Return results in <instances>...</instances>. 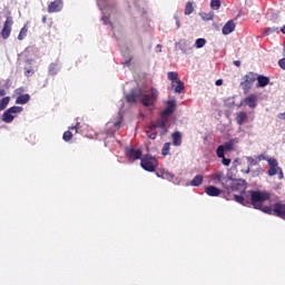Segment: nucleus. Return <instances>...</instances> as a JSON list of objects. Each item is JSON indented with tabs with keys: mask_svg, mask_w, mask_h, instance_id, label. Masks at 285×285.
I'll use <instances>...</instances> for the list:
<instances>
[{
	"mask_svg": "<svg viewBox=\"0 0 285 285\" xmlns=\"http://www.w3.org/2000/svg\"><path fill=\"white\" fill-rule=\"evenodd\" d=\"M247 161H249V166H257V160H255L253 157H246Z\"/></svg>",
	"mask_w": 285,
	"mask_h": 285,
	"instance_id": "nucleus-40",
	"label": "nucleus"
},
{
	"mask_svg": "<svg viewBox=\"0 0 285 285\" xmlns=\"http://www.w3.org/2000/svg\"><path fill=\"white\" fill-rule=\"evenodd\" d=\"M252 206L257 210H262V204L264 202H268L271 199V194L268 191H259V190H252L249 191Z\"/></svg>",
	"mask_w": 285,
	"mask_h": 285,
	"instance_id": "nucleus-3",
	"label": "nucleus"
},
{
	"mask_svg": "<svg viewBox=\"0 0 285 285\" xmlns=\"http://www.w3.org/2000/svg\"><path fill=\"white\" fill-rule=\"evenodd\" d=\"M174 19L176 20V26H177V29H179V17L175 16Z\"/></svg>",
	"mask_w": 285,
	"mask_h": 285,
	"instance_id": "nucleus-45",
	"label": "nucleus"
},
{
	"mask_svg": "<svg viewBox=\"0 0 285 285\" xmlns=\"http://www.w3.org/2000/svg\"><path fill=\"white\" fill-rule=\"evenodd\" d=\"M8 104H10V97H4L0 100V110H6L8 108Z\"/></svg>",
	"mask_w": 285,
	"mask_h": 285,
	"instance_id": "nucleus-27",
	"label": "nucleus"
},
{
	"mask_svg": "<svg viewBox=\"0 0 285 285\" xmlns=\"http://www.w3.org/2000/svg\"><path fill=\"white\" fill-rule=\"evenodd\" d=\"M12 17H7L3 28H2V39H8V37H10V32L12 31Z\"/></svg>",
	"mask_w": 285,
	"mask_h": 285,
	"instance_id": "nucleus-12",
	"label": "nucleus"
},
{
	"mask_svg": "<svg viewBox=\"0 0 285 285\" xmlns=\"http://www.w3.org/2000/svg\"><path fill=\"white\" fill-rule=\"evenodd\" d=\"M205 193L209 197H219V195H222V189H219L215 186H208L205 188Z\"/></svg>",
	"mask_w": 285,
	"mask_h": 285,
	"instance_id": "nucleus-17",
	"label": "nucleus"
},
{
	"mask_svg": "<svg viewBox=\"0 0 285 285\" xmlns=\"http://www.w3.org/2000/svg\"><path fill=\"white\" fill-rule=\"evenodd\" d=\"M212 10H219L222 8V0H210Z\"/></svg>",
	"mask_w": 285,
	"mask_h": 285,
	"instance_id": "nucleus-28",
	"label": "nucleus"
},
{
	"mask_svg": "<svg viewBox=\"0 0 285 285\" xmlns=\"http://www.w3.org/2000/svg\"><path fill=\"white\" fill-rule=\"evenodd\" d=\"M46 21H47V18H46V16H43L42 17V23H46Z\"/></svg>",
	"mask_w": 285,
	"mask_h": 285,
	"instance_id": "nucleus-53",
	"label": "nucleus"
},
{
	"mask_svg": "<svg viewBox=\"0 0 285 285\" xmlns=\"http://www.w3.org/2000/svg\"><path fill=\"white\" fill-rule=\"evenodd\" d=\"M24 75H26V77H28V75H30V72H32L30 69H28V68H24Z\"/></svg>",
	"mask_w": 285,
	"mask_h": 285,
	"instance_id": "nucleus-47",
	"label": "nucleus"
},
{
	"mask_svg": "<svg viewBox=\"0 0 285 285\" xmlns=\"http://www.w3.org/2000/svg\"><path fill=\"white\" fill-rule=\"evenodd\" d=\"M98 3V8L99 10H101L102 12V21L105 23V26H111L112 28V20H110V13H108L110 11V1L109 0H97Z\"/></svg>",
	"mask_w": 285,
	"mask_h": 285,
	"instance_id": "nucleus-5",
	"label": "nucleus"
},
{
	"mask_svg": "<svg viewBox=\"0 0 285 285\" xmlns=\"http://www.w3.org/2000/svg\"><path fill=\"white\" fill-rule=\"evenodd\" d=\"M79 126V122H77V125L76 126H73V127H70L69 128V130H76V132H77V127Z\"/></svg>",
	"mask_w": 285,
	"mask_h": 285,
	"instance_id": "nucleus-50",
	"label": "nucleus"
},
{
	"mask_svg": "<svg viewBox=\"0 0 285 285\" xmlns=\"http://www.w3.org/2000/svg\"><path fill=\"white\" fill-rule=\"evenodd\" d=\"M23 111V107H10L9 109H7L3 115H2V121H4V124H12V121H14V117H17V115H19V112Z\"/></svg>",
	"mask_w": 285,
	"mask_h": 285,
	"instance_id": "nucleus-8",
	"label": "nucleus"
},
{
	"mask_svg": "<svg viewBox=\"0 0 285 285\" xmlns=\"http://www.w3.org/2000/svg\"><path fill=\"white\" fill-rule=\"evenodd\" d=\"M126 153H127V157H129V161H137V159H141L140 149L127 148Z\"/></svg>",
	"mask_w": 285,
	"mask_h": 285,
	"instance_id": "nucleus-14",
	"label": "nucleus"
},
{
	"mask_svg": "<svg viewBox=\"0 0 285 285\" xmlns=\"http://www.w3.org/2000/svg\"><path fill=\"white\" fill-rule=\"evenodd\" d=\"M243 104H245V106H248V108H257V96L250 95L246 97Z\"/></svg>",
	"mask_w": 285,
	"mask_h": 285,
	"instance_id": "nucleus-16",
	"label": "nucleus"
},
{
	"mask_svg": "<svg viewBox=\"0 0 285 285\" xmlns=\"http://www.w3.org/2000/svg\"><path fill=\"white\" fill-rule=\"evenodd\" d=\"M195 45H196V48H204V46H206V39L198 38V39H196Z\"/></svg>",
	"mask_w": 285,
	"mask_h": 285,
	"instance_id": "nucleus-32",
	"label": "nucleus"
},
{
	"mask_svg": "<svg viewBox=\"0 0 285 285\" xmlns=\"http://www.w3.org/2000/svg\"><path fill=\"white\" fill-rule=\"evenodd\" d=\"M175 108H177V101L176 100H168L167 101V108L161 112L163 117H170L175 112Z\"/></svg>",
	"mask_w": 285,
	"mask_h": 285,
	"instance_id": "nucleus-13",
	"label": "nucleus"
},
{
	"mask_svg": "<svg viewBox=\"0 0 285 285\" xmlns=\"http://www.w3.org/2000/svg\"><path fill=\"white\" fill-rule=\"evenodd\" d=\"M26 35H28V28L23 27L20 30V33L18 36L19 41H23V39L26 38Z\"/></svg>",
	"mask_w": 285,
	"mask_h": 285,
	"instance_id": "nucleus-30",
	"label": "nucleus"
},
{
	"mask_svg": "<svg viewBox=\"0 0 285 285\" xmlns=\"http://www.w3.org/2000/svg\"><path fill=\"white\" fill-rule=\"evenodd\" d=\"M219 159H222L223 166H230V159L226 158V156L223 154V156H218Z\"/></svg>",
	"mask_w": 285,
	"mask_h": 285,
	"instance_id": "nucleus-35",
	"label": "nucleus"
},
{
	"mask_svg": "<svg viewBox=\"0 0 285 285\" xmlns=\"http://www.w3.org/2000/svg\"><path fill=\"white\" fill-rule=\"evenodd\" d=\"M140 166L144 170H147V173H155V170H157V158L146 155L141 158Z\"/></svg>",
	"mask_w": 285,
	"mask_h": 285,
	"instance_id": "nucleus-7",
	"label": "nucleus"
},
{
	"mask_svg": "<svg viewBox=\"0 0 285 285\" xmlns=\"http://www.w3.org/2000/svg\"><path fill=\"white\" fill-rule=\"evenodd\" d=\"M261 210L266 215H276V217H281V219L285 220V203H275L272 207H261Z\"/></svg>",
	"mask_w": 285,
	"mask_h": 285,
	"instance_id": "nucleus-4",
	"label": "nucleus"
},
{
	"mask_svg": "<svg viewBox=\"0 0 285 285\" xmlns=\"http://www.w3.org/2000/svg\"><path fill=\"white\" fill-rule=\"evenodd\" d=\"M146 132L149 139H157V130H151L149 127Z\"/></svg>",
	"mask_w": 285,
	"mask_h": 285,
	"instance_id": "nucleus-29",
	"label": "nucleus"
},
{
	"mask_svg": "<svg viewBox=\"0 0 285 285\" xmlns=\"http://www.w3.org/2000/svg\"><path fill=\"white\" fill-rule=\"evenodd\" d=\"M171 90H174V92H177L178 95L181 94V91L184 90V83L181 82V80L171 82Z\"/></svg>",
	"mask_w": 285,
	"mask_h": 285,
	"instance_id": "nucleus-21",
	"label": "nucleus"
},
{
	"mask_svg": "<svg viewBox=\"0 0 285 285\" xmlns=\"http://www.w3.org/2000/svg\"><path fill=\"white\" fill-rule=\"evenodd\" d=\"M256 79L258 81V88H266L268 83H271V78L265 76H256Z\"/></svg>",
	"mask_w": 285,
	"mask_h": 285,
	"instance_id": "nucleus-19",
	"label": "nucleus"
},
{
	"mask_svg": "<svg viewBox=\"0 0 285 285\" xmlns=\"http://www.w3.org/2000/svg\"><path fill=\"white\" fill-rule=\"evenodd\" d=\"M156 52H161V45H157Z\"/></svg>",
	"mask_w": 285,
	"mask_h": 285,
	"instance_id": "nucleus-48",
	"label": "nucleus"
},
{
	"mask_svg": "<svg viewBox=\"0 0 285 285\" xmlns=\"http://www.w3.org/2000/svg\"><path fill=\"white\" fill-rule=\"evenodd\" d=\"M237 166H239V159H235L230 168H233V170H237Z\"/></svg>",
	"mask_w": 285,
	"mask_h": 285,
	"instance_id": "nucleus-42",
	"label": "nucleus"
},
{
	"mask_svg": "<svg viewBox=\"0 0 285 285\" xmlns=\"http://www.w3.org/2000/svg\"><path fill=\"white\" fill-rule=\"evenodd\" d=\"M267 164L269 166V169L267 171V175L269 177H275L278 173V179H284V173L282 171V168L279 167V163H277V159L275 158H267Z\"/></svg>",
	"mask_w": 285,
	"mask_h": 285,
	"instance_id": "nucleus-6",
	"label": "nucleus"
},
{
	"mask_svg": "<svg viewBox=\"0 0 285 285\" xmlns=\"http://www.w3.org/2000/svg\"><path fill=\"white\" fill-rule=\"evenodd\" d=\"M255 81H257V73L255 72H248L245 77H243L240 87L243 88L245 94L248 92L250 88H253Z\"/></svg>",
	"mask_w": 285,
	"mask_h": 285,
	"instance_id": "nucleus-9",
	"label": "nucleus"
},
{
	"mask_svg": "<svg viewBox=\"0 0 285 285\" xmlns=\"http://www.w3.org/2000/svg\"><path fill=\"white\" fill-rule=\"evenodd\" d=\"M59 69L57 68V65H55V63H51L50 66H49V73L50 75H57V71H58Z\"/></svg>",
	"mask_w": 285,
	"mask_h": 285,
	"instance_id": "nucleus-37",
	"label": "nucleus"
},
{
	"mask_svg": "<svg viewBox=\"0 0 285 285\" xmlns=\"http://www.w3.org/2000/svg\"><path fill=\"white\" fill-rule=\"evenodd\" d=\"M278 66L282 68V70H285V58L278 60Z\"/></svg>",
	"mask_w": 285,
	"mask_h": 285,
	"instance_id": "nucleus-43",
	"label": "nucleus"
},
{
	"mask_svg": "<svg viewBox=\"0 0 285 285\" xmlns=\"http://www.w3.org/2000/svg\"><path fill=\"white\" fill-rule=\"evenodd\" d=\"M163 155L164 157H166L168 155V153H170V142H166L164 146H163Z\"/></svg>",
	"mask_w": 285,
	"mask_h": 285,
	"instance_id": "nucleus-33",
	"label": "nucleus"
},
{
	"mask_svg": "<svg viewBox=\"0 0 285 285\" xmlns=\"http://www.w3.org/2000/svg\"><path fill=\"white\" fill-rule=\"evenodd\" d=\"M235 202H237L238 204H244V197L239 196V195H235L234 196Z\"/></svg>",
	"mask_w": 285,
	"mask_h": 285,
	"instance_id": "nucleus-41",
	"label": "nucleus"
},
{
	"mask_svg": "<svg viewBox=\"0 0 285 285\" xmlns=\"http://www.w3.org/2000/svg\"><path fill=\"white\" fill-rule=\"evenodd\" d=\"M234 66H236L237 68H239L242 66V62L239 60H235L234 61Z\"/></svg>",
	"mask_w": 285,
	"mask_h": 285,
	"instance_id": "nucleus-46",
	"label": "nucleus"
},
{
	"mask_svg": "<svg viewBox=\"0 0 285 285\" xmlns=\"http://www.w3.org/2000/svg\"><path fill=\"white\" fill-rule=\"evenodd\" d=\"M159 91L157 89L151 88L149 94H144L141 88H134L128 95H125L127 104H136L137 97H141L142 106H153L155 101H157V97Z\"/></svg>",
	"mask_w": 285,
	"mask_h": 285,
	"instance_id": "nucleus-1",
	"label": "nucleus"
},
{
	"mask_svg": "<svg viewBox=\"0 0 285 285\" xmlns=\"http://www.w3.org/2000/svg\"><path fill=\"white\" fill-rule=\"evenodd\" d=\"M125 57V66H130V61H132V56L124 53Z\"/></svg>",
	"mask_w": 285,
	"mask_h": 285,
	"instance_id": "nucleus-39",
	"label": "nucleus"
},
{
	"mask_svg": "<svg viewBox=\"0 0 285 285\" xmlns=\"http://www.w3.org/2000/svg\"><path fill=\"white\" fill-rule=\"evenodd\" d=\"M214 17H215V12L213 11H209L208 13L203 14V19H205V21H212Z\"/></svg>",
	"mask_w": 285,
	"mask_h": 285,
	"instance_id": "nucleus-34",
	"label": "nucleus"
},
{
	"mask_svg": "<svg viewBox=\"0 0 285 285\" xmlns=\"http://www.w3.org/2000/svg\"><path fill=\"white\" fill-rule=\"evenodd\" d=\"M246 184L244 179H237V169L229 168L224 179L225 190H237V186Z\"/></svg>",
	"mask_w": 285,
	"mask_h": 285,
	"instance_id": "nucleus-2",
	"label": "nucleus"
},
{
	"mask_svg": "<svg viewBox=\"0 0 285 285\" xmlns=\"http://www.w3.org/2000/svg\"><path fill=\"white\" fill-rule=\"evenodd\" d=\"M250 173V167L247 168L246 174L248 175Z\"/></svg>",
	"mask_w": 285,
	"mask_h": 285,
	"instance_id": "nucleus-54",
	"label": "nucleus"
},
{
	"mask_svg": "<svg viewBox=\"0 0 285 285\" xmlns=\"http://www.w3.org/2000/svg\"><path fill=\"white\" fill-rule=\"evenodd\" d=\"M174 146H181V132L175 131L171 135Z\"/></svg>",
	"mask_w": 285,
	"mask_h": 285,
	"instance_id": "nucleus-22",
	"label": "nucleus"
},
{
	"mask_svg": "<svg viewBox=\"0 0 285 285\" xmlns=\"http://www.w3.org/2000/svg\"><path fill=\"white\" fill-rule=\"evenodd\" d=\"M246 119H248V114H246V111H239L236 114V124H238V126H242Z\"/></svg>",
	"mask_w": 285,
	"mask_h": 285,
	"instance_id": "nucleus-20",
	"label": "nucleus"
},
{
	"mask_svg": "<svg viewBox=\"0 0 285 285\" xmlns=\"http://www.w3.org/2000/svg\"><path fill=\"white\" fill-rule=\"evenodd\" d=\"M216 86H223L224 85V80L223 79H218L215 82Z\"/></svg>",
	"mask_w": 285,
	"mask_h": 285,
	"instance_id": "nucleus-44",
	"label": "nucleus"
},
{
	"mask_svg": "<svg viewBox=\"0 0 285 285\" xmlns=\"http://www.w3.org/2000/svg\"><path fill=\"white\" fill-rule=\"evenodd\" d=\"M150 130H159L161 136L166 135L168 132V118L163 117L156 125L150 126Z\"/></svg>",
	"mask_w": 285,
	"mask_h": 285,
	"instance_id": "nucleus-10",
	"label": "nucleus"
},
{
	"mask_svg": "<svg viewBox=\"0 0 285 285\" xmlns=\"http://www.w3.org/2000/svg\"><path fill=\"white\" fill-rule=\"evenodd\" d=\"M235 21L229 20L226 22V24L223 27V35H230V32L235 31Z\"/></svg>",
	"mask_w": 285,
	"mask_h": 285,
	"instance_id": "nucleus-18",
	"label": "nucleus"
},
{
	"mask_svg": "<svg viewBox=\"0 0 285 285\" xmlns=\"http://www.w3.org/2000/svg\"><path fill=\"white\" fill-rule=\"evenodd\" d=\"M204 183V176L197 175L194 177V179L190 181V186H202Z\"/></svg>",
	"mask_w": 285,
	"mask_h": 285,
	"instance_id": "nucleus-25",
	"label": "nucleus"
},
{
	"mask_svg": "<svg viewBox=\"0 0 285 285\" xmlns=\"http://www.w3.org/2000/svg\"><path fill=\"white\" fill-rule=\"evenodd\" d=\"M62 139L65 141H70L72 139V132L70 130L68 131H65L63 136H62Z\"/></svg>",
	"mask_w": 285,
	"mask_h": 285,
	"instance_id": "nucleus-36",
	"label": "nucleus"
},
{
	"mask_svg": "<svg viewBox=\"0 0 285 285\" xmlns=\"http://www.w3.org/2000/svg\"><path fill=\"white\" fill-rule=\"evenodd\" d=\"M214 179L215 181H218L219 184H222L224 188V180L226 179V176H224V171H216L214 175Z\"/></svg>",
	"mask_w": 285,
	"mask_h": 285,
	"instance_id": "nucleus-24",
	"label": "nucleus"
},
{
	"mask_svg": "<svg viewBox=\"0 0 285 285\" xmlns=\"http://www.w3.org/2000/svg\"><path fill=\"white\" fill-rule=\"evenodd\" d=\"M62 8L63 2L61 0H56L49 4L48 12H60Z\"/></svg>",
	"mask_w": 285,
	"mask_h": 285,
	"instance_id": "nucleus-15",
	"label": "nucleus"
},
{
	"mask_svg": "<svg viewBox=\"0 0 285 285\" xmlns=\"http://www.w3.org/2000/svg\"><path fill=\"white\" fill-rule=\"evenodd\" d=\"M252 175L255 177V175H257V173H255V171H252Z\"/></svg>",
	"mask_w": 285,
	"mask_h": 285,
	"instance_id": "nucleus-55",
	"label": "nucleus"
},
{
	"mask_svg": "<svg viewBox=\"0 0 285 285\" xmlns=\"http://www.w3.org/2000/svg\"><path fill=\"white\" fill-rule=\"evenodd\" d=\"M234 146H235V140H229L224 145L218 146V148L216 149L217 157H224V153H229V150H233Z\"/></svg>",
	"mask_w": 285,
	"mask_h": 285,
	"instance_id": "nucleus-11",
	"label": "nucleus"
},
{
	"mask_svg": "<svg viewBox=\"0 0 285 285\" xmlns=\"http://www.w3.org/2000/svg\"><path fill=\"white\" fill-rule=\"evenodd\" d=\"M273 32H279V28L271 27L266 29V35H273Z\"/></svg>",
	"mask_w": 285,
	"mask_h": 285,
	"instance_id": "nucleus-38",
	"label": "nucleus"
},
{
	"mask_svg": "<svg viewBox=\"0 0 285 285\" xmlns=\"http://www.w3.org/2000/svg\"><path fill=\"white\" fill-rule=\"evenodd\" d=\"M0 97H6V91H4V89H0Z\"/></svg>",
	"mask_w": 285,
	"mask_h": 285,
	"instance_id": "nucleus-49",
	"label": "nucleus"
},
{
	"mask_svg": "<svg viewBox=\"0 0 285 285\" xmlns=\"http://www.w3.org/2000/svg\"><path fill=\"white\" fill-rule=\"evenodd\" d=\"M27 63H32V60H27Z\"/></svg>",
	"mask_w": 285,
	"mask_h": 285,
	"instance_id": "nucleus-56",
	"label": "nucleus"
},
{
	"mask_svg": "<svg viewBox=\"0 0 285 285\" xmlns=\"http://www.w3.org/2000/svg\"><path fill=\"white\" fill-rule=\"evenodd\" d=\"M28 101H30V95L28 94L21 95L16 99V104L18 105H24L28 104Z\"/></svg>",
	"mask_w": 285,
	"mask_h": 285,
	"instance_id": "nucleus-23",
	"label": "nucleus"
},
{
	"mask_svg": "<svg viewBox=\"0 0 285 285\" xmlns=\"http://www.w3.org/2000/svg\"><path fill=\"white\" fill-rule=\"evenodd\" d=\"M262 159H266V157L262 156Z\"/></svg>",
	"mask_w": 285,
	"mask_h": 285,
	"instance_id": "nucleus-57",
	"label": "nucleus"
},
{
	"mask_svg": "<svg viewBox=\"0 0 285 285\" xmlns=\"http://www.w3.org/2000/svg\"><path fill=\"white\" fill-rule=\"evenodd\" d=\"M167 77H168L169 81H171V83H175V81H179V75L175 71H169L167 73Z\"/></svg>",
	"mask_w": 285,
	"mask_h": 285,
	"instance_id": "nucleus-26",
	"label": "nucleus"
},
{
	"mask_svg": "<svg viewBox=\"0 0 285 285\" xmlns=\"http://www.w3.org/2000/svg\"><path fill=\"white\" fill-rule=\"evenodd\" d=\"M194 8H193V2H187L185 7V14H193Z\"/></svg>",
	"mask_w": 285,
	"mask_h": 285,
	"instance_id": "nucleus-31",
	"label": "nucleus"
},
{
	"mask_svg": "<svg viewBox=\"0 0 285 285\" xmlns=\"http://www.w3.org/2000/svg\"><path fill=\"white\" fill-rule=\"evenodd\" d=\"M120 124H121V121L115 122V127L119 128Z\"/></svg>",
	"mask_w": 285,
	"mask_h": 285,
	"instance_id": "nucleus-52",
	"label": "nucleus"
},
{
	"mask_svg": "<svg viewBox=\"0 0 285 285\" xmlns=\"http://www.w3.org/2000/svg\"><path fill=\"white\" fill-rule=\"evenodd\" d=\"M278 119H285V112L284 114H278Z\"/></svg>",
	"mask_w": 285,
	"mask_h": 285,
	"instance_id": "nucleus-51",
	"label": "nucleus"
}]
</instances>
